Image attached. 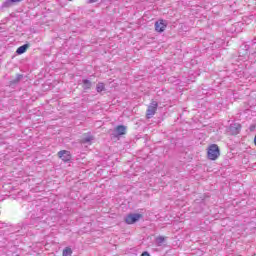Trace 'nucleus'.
Here are the masks:
<instances>
[{
    "label": "nucleus",
    "instance_id": "nucleus-4",
    "mask_svg": "<svg viewBox=\"0 0 256 256\" xmlns=\"http://www.w3.org/2000/svg\"><path fill=\"white\" fill-rule=\"evenodd\" d=\"M127 134V126L125 125H118L113 133H112V136L114 138H117V137H121L122 135H126Z\"/></svg>",
    "mask_w": 256,
    "mask_h": 256
},
{
    "label": "nucleus",
    "instance_id": "nucleus-5",
    "mask_svg": "<svg viewBox=\"0 0 256 256\" xmlns=\"http://www.w3.org/2000/svg\"><path fill=\"white\" fill-rule=\"evenodd\" d=\"M57 155L64 163H71L72 156L70 151L61 150Z\"/></svg>",
    "mask_w": 256,
    "mask_h": 256
},
{
    "label": "nucleus",
    "instance_id": "nucleus-6",
    "mask_svg": "<svg viewBox=\"0 0 256 256\" xmlns=\"http://www.w3.org/2000/svg\"><path fill=\"white\" fill-rule=\"evenodd\" d=\"M23 0H3L2 4L0 5V11H5V9H10L12 5L15 3H21Z\"/></svg>",
    "mask_w": 256,
    "mask_h": 256
},
{
    "label": "nucleus",
    "instance_id": "nucleus-14",
    "mask_svg": "<svg viewBox=\"0 0 256 256\" xmlns=\"http://www.w3.org/2000/svg\"><path fill=\"white\" fill-rule=\"evenodd\" d=\"M155 241H156L157 247H161V245H163V243H165V237L158 236Z\"/></svg>",
    "mask_w": 256,
    "mask_h": 256
},
{
    "label": "nucleus",
    "instance_id": "nucleus-10",
    "mask_svg": "<svg viewBox=\"0 0 256 256\" xmlns=\"http://www.w3.org/2000/svg\"><path fill=\"white\" fill-rule=\"evenodd\" d=\"M21 79H23V74H16V79L10 80L9 87H13L15 85H18V83L21 82Z\"/></svg>",
    "mask_w": 256,
    "mask_h": 256
},
{
    "label": "nucleus",
    "instance_id": "nucleus-13",
    "mask_svg": "<svg viewBox=\"0 0 256 256\" xmlns=\"http://www.w3.org/2000/svg\"><path fill=\"white\" fill-rule=\"evenodd\" d=\"M96 91L97 93H103V91H105V83L98 82L96 85Z\"/></svg>",
    "mask_w": 256,
    "mask_h": 256
},
{
    "label": "nucleus",
    "instance_id": "nucleus-11",
    "mask_svg": "<svg viewBox=\"0 0 256 256\" xmlns=\"http://www.w3.org/2000/svg\"><path fill=\"white\" fill-rule=\"evenodd\" d=\"M82 84V89H84V91H89V89L93 87V83L89 79H83Z\"/></svg>",
    "mask_w": 256,
    "mask_h": 256
},
{
    "label": "nucleus",
    "instance_id": "nucleus-8",
    "mask_svg": "<svg viewBox=\"0 0 256 256\" xmlns=\"http://www.w3.org/2000/svg\"><path fill=\"white\" fill-rule=\"evenodd\" d=\"M93 139H95V137L89 132L83 135L80 143H82V145H91Z\"/></svg>",
    "mask_w": 256,
    "mask_h": 256
},
{
    "label": "nucleus",
    "instance_id": "nucleus-19",
    "mask_svg": "<svg viewBox=\"0 0 256 256\" xmlns=\"http://www.w3.org/2000/svg\"><path fill=\"white\" fill-rule=\"evenodd\" d=\"M68 1H73V0H68Z\"/></svg>",
    "mask_w": 256,
    "mask_h": 256
},
{
    "label": "nucleus",
    "instance_id": "nucleus-18",
    "mask_svg": "<svg viewBox=\"0 0 256 256\" xmlns=\"http://www.w3.org/2000/svg\"><path fill=\"white\" fill-rule=\"evenodd\" d=\"M250 131H255V125H251L249 128Z\"/></svg>",
    "mask_w": 256,
    "mask_h": 256
},
{
    "label": "nucleus",
    "instance_id": "nucleus-15",
    "mask_svg": "<svg viewBox=\"0 0 256 256\" xmlns=\"http://www.w3.org/2000/svg\"><path fill=\"white\" fill-rule=\"evenodd\" d=\"M73 254V250L71 248H65L63 250V256H71Z\"/></svg>",
    "mask_w": 256,
    "mask_h": 256
},
{
    "label": "nucleus",
    "instance_id": "nucleus-12",
    "mask_svg": "<svg viewBox=\"0 0 256 256\" xmlns=\"http://www.w3.org/2000/svg\"><path fill=\"white\" fill-rule=\"evenodd\" d=\"M27 49H29V44H24L17 48L16 53L17 55H23V53L27 52Z\"/></svg>",
    "mask_w": 256,
    "mask_h": 256
},
{
    "label": "nucleus",
    "instance_id": "nucleus-17",
    "mask_svg": "<svg viewBox=\"0 0 256 256\" xmlns=\"http://www.w3.org/2000/svg\"><path fill=\"white\" fill-rule=\"evenodd\" d=\"M99 0H87V3H97Z\"/></svg>",
    "mask_w": 256,
    "mask_h": 256
},
{
    "label": "nucleus",
    "instance_id": "nucleus-3",
    "mask_svg": "<svg viewBox=\"0 0 256 256\" xmlns=\"http://www.w3.org/2000/svg\"><path fill=\"white\" fill-rule=\"evenodd\" d=\"M157 107H159V104L157 101H152L150 105L148 106V109L146 111V117L147 119H151L155 113H157Z\"/></svg>",
    "mask_w": 256,
    "mask_h": 256
},
{
    "label": "nucleus",
    "instance_id": "nucleus-16",
    "mask_svg": "<svg viewBox=\"0 0 256 256\" xmlns=\"http://www.w3.org/2000/svg\"><path fill=\"white\" fill-rule=\"evenodd\" d=\"M141 256H151V254H149V252H147V251H144V252L141 254Z\"/></svg>",
    "mask_w": 256,
    "mask_h": 256
},
{
    "label": "nucleus",
    "instance_id": "nucleus-9",
    "mask_svg": "<svg viewBox=\"0 0 256 256\" xmlns=\"http://www.w3.org/2000/svg\"><path fill=\"white\" fill-rule=\"evenodd\" d=\"M230 132L232 135H239L241 133V124L234 123L230 125Z\"/></svg>",
    "mask_w": 256,
    "mask_h": 256
},
{
    "label": "nucleus",
    "instance_id": "nucleus-7",
    "mask_svg": "<svg viewBox=\"0 0 256 256\" xmlns=\"http://www.w3.org/2000/svg\"><path fill=\"white\" fill-rule=\"evenodd\" d=\"M167 29V22L163 19H160L155 22V31L157 33H163Z\"/></svg>",
    "mask_w": 256,
    "mask_h": 256
},
{
    "label": "nucleus",
    "instance_id": "nucleus-1",
    "mask_svg": "<svg viewBox=\"0 0 256 256\" xmlns=\"http://www.w3.org/2000/svg\"><path fill=\"white\" fill-rule=\"evenodd\" d=\"M220 155L221 151L219 150V146L217 144H211L207 152L208 159H210V161H217Z\"/></svg>",
    "mask_w": 256,
    "mask_h": 256
},
{
    "label": "nucleus",
    "instance_id": "nucleus-2",
    "mask_svg": "<svg viewBox=\"0 0 256 256\" xmlns=\"http://www.w3.org/2000/svg\"><path fill=\"white\" fill-rule=\"evenodd\" d=\"M139 219H143V214L140 213H130L126 215L124 218V221L127 225H134V223H137Z\"/></svg>",
    "mask_w": 256,
    "mask_h": 256
}]
</instances>
